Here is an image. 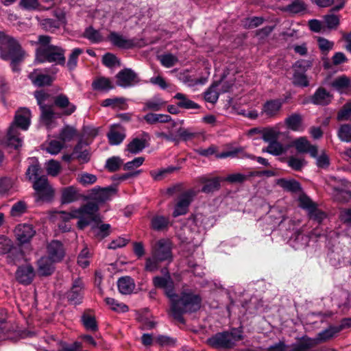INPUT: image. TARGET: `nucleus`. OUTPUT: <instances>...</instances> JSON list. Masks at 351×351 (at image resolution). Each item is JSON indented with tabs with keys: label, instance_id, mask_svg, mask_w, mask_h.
Segmentation results:
<instances>
[{
	"label": "nucleus",
	"instance_id": "obj_1",
	"mask_svg": "<svg viewBox=\"0 0 351 351\" xmlns=\"http://www.w3.org/2000/svg\"><path fill=\"white\" fill-rule=\"evenodd\" d=\"M170 302L171 315L174 319L183 322L184 313L195 312L200 308L202 299L193 291L184 290L182 291L180 297L176 294Z\"/></svg>",
	"mask_w": 351,
	"mask_h": 351
},
{
	"label": "nucleus",
	"instance_id": "obj_2",
	"mask_svg": "<svg viewBox=\"0 0 351 351\" xmlns=\"http://www.w3.org/2000/svg\"><path fill=\"white\" fill-rule=\"evenodd\" d=\"M99 207L96 203L88 202L78 208L71 209L70 212L58 211L56 217L66 222L72 219H78L77 228L82 230L99 219Z\"/></svg>",
	"mask_w": 351,
	"mask_h": 351
},
{
	"label": "nucleus",
	"instance_id": "obj_3",
	"mask_svg": "<svg viewBox=\"0 0 351 351\" xmlns=\"http://www.w3.org/2000/svg\"><path fill=\"white\" fill-rule=\"evenodd\" d=\"M31 123V112L26 108H22L16 111L14 121L11 124L8 133L3 141L7 147L16 149L23 145V137L19 132L18 128L27 130Z\"/></svg>",
	"mask_w": 351,
	"mask_h": 351
},
{
	"label": "nucleus",
	"instance_id": "obj_4",
	"mask_svg": "<svg viewBox=\"0 0 351 351\" xmlns=\"http://www.w3.org/2000/svg\"><path fill=\"white\" fill-rule=\"evenodd\" d=\"M24 51L19 43L12 37L0 31V57L4 60H11V66L14 71L19 70L17 64L22 60Z\"/></svg>",
	"mask_w": 351,
	"mask_h": 351
},
{
	"label": "nucleus",
	"instance_id": "obj_5",
	"mask_svg": "<svg viewBox=\"0 0 351 351\" xmlns=\"http://www.w3.org/2000/svg\"><path fill=\"white\" fill-rule=\"evenodd\" d=\"M242 333L240 328H232L230 332H217L207 339L206 343L213 348H230L242 339Z\"/></svg>",
	"mask_w": 351,
	"mask_h": 351
},
{
	"label": "nucleus",
	"instance_id": "obj_6",
	"mask_svg": "<svg viewBox=\"0 0 351 351\" xmlns=\"http://www.w3.org/2000/svg\"><path fill=\"white\" fill-rule=\"evenodd\" d=\"M36 61L39 63L49 62L64 65V50L56 46L38 47L36 53Z\"/></svg>",
	"mask_w": 351,
	"mask_h": 351
},
{
	"label": "nucleus",
	"instance_id": "obj_7",
	"mask_svg": "<svg viewBox=\"0 0 351 351\" xmlns=\"http://www.w3.org/2000/svg\"><path fill=\"white\" fill-rule=\"evenodd\" d=\"M162 271L165 276L154 277L153 278V284L154 287L164 289L165 295L171 301L176 294L175 293L174 282L167 269H162Z\"/></svg>",
	"mask_w": 351,
	"mask_h": 351
},
{
	"label": "nucleus",
	"instance_id": "obj_8",
	"mask_svg": "<svg viewBox=\"0 0 351 351\" xmlns=\"http://www.w3.org/2000/svg\"><path fill=\"white\" fill-rule=\"evenodd\" d=\"M197 193L190 189L182 193L178 199V202L175 205L173 212V216L177 217L180 215H184L187 213L189 206L193 201Z\"/></svg>",
	"mask_w": 351,
	"mask_h": 351
},
{
	"label": "nucleus",
	"instance_id": "obj_9",
	"mask_svg": "<svg viewBox=\"0 0 351 351\" xmlns=\"http://www.w3.org/2000/svg\"><path fill=\"white\" fill-rule=\"evenodd\" d=\"M33 188L39 199L49 201L53 198L54 191L46 176H40L34 180Z\"/></svg>",
	"mask_w": 351,
	"mask_h": 351
},
{
	"label": "nucleus",
	"instance_id": "obj_10",
	"mask_svg": "<svg viewBox=\"0 0 351 351\" xmlns=\"http://www.w3.org/2000/svg\"><path fill=\"white\" fill-rule=\"evenodd\" d=\"M152 254L156 256L160 261L172 259L171 243L167 239H160L153 246Z\"/></svg>",
	"mask_w": 351,
	"mask_h": 351
},
{
	"label": "nucleus",
	"instance_id": "obj_11",
	"mask_svg": "<svg viewBox=\"0 0 351 351\" xmlns=\"http://www.w3.org/2000/svg\"><path fill=\"white\" fill-rule=\"evenodd\" d=\"M285 101L280 99H269L262 106L261 114L268 119H274L279 116Z\"/></svg>",
	"mask_w": 351,
	"mask_h": 351
},
{
	"label": "nucleus",
	"instance_id": "obj_12",
	"mask_svg": "<svg viewBox=\"0 0 351 351\" xmlns=\"http://www.w3.org/2000/svg\"><path fill=\"white\" fill-rule=\"evenodd\" d=\"M116 78L117 85L125 88L134 86L139 82L137 74L131 69L120 71L117 74Z\"/></svg>",
	"mask_w": 351,
	"mask_h": 351
},
{
	"label": "nucleus",
	"instance_id": "obj_13",
	"mask_svg": "<svg viewBox=\"0 0 351 351\" xmlns=\"http://www.w3.org/2000/svg\"><path fill=\"white\" fill-rule=\"evenodd\" d=\"M149 140V134L143 132L138 136L132 138L128 144L125 151L132 154H137L148 146Z\"/></svg>",
	"mask_w": 351,
	"mask_h": 351
},
{
	"label": "nucleus",
	"instance_id": "obj_14",
	"mask_svg": "<svg viewBox=\"0 0 351 351\" xmlns=\"http://www.w3.org/2000/svg\"><path fill=\"white\" fill-rule=\"evenodd\" d=\"M16 239L20 245L29 243L36 234V230L30 224L17 225L14 230Z\"/></svg>",
	"mask_w": 351,
	"mask_h": 351
},
{
	"label": "nucleus",
	"instance_id": "obj_15",
	"mask_svg": "<svg viewBox=\"0 0 351 351\" xmlns=\"http://www.w3.org/2000/svg\"><path fill=\"white\" fill-rule=\"evenodd\" d=\"M47 257L52 261L59 263L62 261L65 255V250L63 244L57 240H53L47 245Z\"/></svg>",
	"mask_w": 351,
	"mask_h": 351
},
{
	"label": "nucleus",
	"instance_id": "obj_16",
	"mask_svg": "<svg viewBox=\"0 0 351 351\" xmlns=\"http://www.w3.org/2000/svg\"><path fill=\"white\" fill-rule=\"evenodd\" d=\"M298 153H308L313 158H315L317 154V147L315 145H311L306 137H300L294 140L291 144Z\"/></svg>",
	"mask_w": 351,
	"mask_h": 351
},
{
	"label": "nucleus",
	"instance_id": "obj_17",
	"mask_svg": "<svg viewBox=\"0 0 351 351\" xmlns=\"http://www.w3.org/2000/svg\"><path fill=\"white\" fill-rule=\"evenodd\" d=\"M35 271L31 265L19 267L16 271V279L23 285H29L34 280Z\"/></svg>",
	"mask_w": 351,
	"mask_h": 351
},
{
	"label": "nucleus",
	"instance_id": "obj_18",
	"mask_svg": "<svg viewBox=\"0 0 351 351\" xmlns=\"http://www.w3.org/2000/svg\"><path fill=\"white\" fill-rule=\"evenodd\" d=\"M116 195V190L112 187L93 189L90 198L97 203L109 201Z\"/></svg>",
	"mask_w": 351,
	"mask_h": 351
},
{
	"label": "nucleus",
	"instance_id": "obj_19",
	"mask_svg": "<svg viewBox=\"0 0 351 351\" xmlns=\"http://www.w3.org/2000/svg\"><path fill=\"white\" fill-rule=\"evenodd\" d=\"M83 197L77 187L69 186L62 189L61 203L63 204H71L82 199Z\"/></svg>",
	"mask_w": 351,
	"mask_h": 351
},
{
	"label": "nucleus",
	"instance_id": "obj_20",
	"mask_svg": "<svg viewBox=\"0 0 351 351\" xmlns=\"http://www.w3.org/2000/svg\"><path fill=\"white\" fill-rule=\"evenodd\" d=\"M54 104L62 111V114L65 116L71 115L76 110L75 105L70 102L69 97L64 94H60L56 97Z\"/></svg>",
	"mask_w": 351,
	"mask_h": 351
},
{
	"label": "nucleus",
	"instance_id": "obj_21",
	"mask_svg": "<svg viewBox=\"0 0 351 351\" xmlns=\"http://www.w3.org/2000/svg\"><path fill=\"white\" fill-rule=\"evenodd\" d=\"M107 136L110 145H119L125 138V130L121 125L114 124L110 127Z\"/></svg>",
	"mask_w": 351,
	"mask_h": 351
},
{
	"label": "nucleus",
	"instance_id": "obj_22",
	"mask_svg": "<svg viewBox=\"0 0 351 351\" xmlns=\"http://www.w3.org/2000/svg\"><path fill=\"white\" fill-rule=\"evenodd\" d=\"M83 286L82 281L78 279L74 281L71 290L67 293V299L73 304H79L83 298Z\"/></svg>",
	"mask_w": 351,
	"mask_h": 351
},
{
	"label": "nucleus",
	"instance_id": "obj_23",
	"mask_svg": "<svg viewBox=\"0 0 351 351\" xmlns=\"http://www.w3.org/2000/svg\"><path fill=\"white\" fill-rule=\"evenodd\" d=\"M215 157L217 159H222L226 158H237L240 159L245 158H254L252 154H249L245 152V149L242 147H233L229 150L215 154Z\"/></svg>",
	"mask_w": 351,
	"mask_h": 351
},
{
	"label": "nucleus",
	"instance_id": "obj_24",
	"mask_svg": "<svg viewBox=\"0 0 351 351\" xmlns=\"http://www.w3.org/2000/svg\"><path fill=\"white\" fill-rule=\"evenodd\" d=\"M56 262L52 261L47 256L41 257L37 261V272L39 276H47L53 274L55 267L54 264Z\"/></svg>",
	"mask_w": 351,
	"mask_h": 351
},
{
	"label": "nucleus",
	"instance_id": "obj_25",
	"mask_svg": "<svg viewBox=\"0 0 351 351\" xmlns=\"http://www.w3.org/2000/svg\"><path fill=\"white\" fill-rule=\"evenodd\" d=\"M332 95L324 88H319L311 98V102L315 105L326 106L330 103Z\"/></svg>",
	"mask_w": 351,
	"mask_h": 351
},
{
	"label": "nucleus",
	"instance_id": "obj_26",
	"mask_svg": "<svg viewBox=\"0 0 351 351\" xmlns=\"http://www.w3.org/2000/svg\"><path fill=\"white\" fill-rule=\"evenodd\" d=\"M331 86L340 93L351 92V80L346 75H341L335 78L332 81Z\"/></svg>",
	"mask_w": 351,
	"mask_h": 351
},
{
	"label": "nucleus",
	"instance_id": "obj_27",
	"mask_svg": "<svg viewBox=\"0 0 351 351\" xmlns=\"http://www.w3.org/2000/svg\"><path fill=\"white\" fill-rule=\"evenodd\" d=\"M289 147H291L290 145H284L278 141H274L270 142L267 147L263 149V152L272 156H278L285 154Z\"/></svg>",
	"mask_w": 351,
	"mask_h": 351
},
{
	"label": "nucleus",
	"instance_id": "obj_28",
	"mask_svg": "<svg viewBox=\"0 0 351 351\" xmlns=\"http://www.w3.org/2000/svg\"><path fill=\"white\" fill-rule=\"evenodd\" d=\"M287 128L294 132H302L304 130L302 118L299 114H292L285 119Z\"/></svg>",
	"mask_w": 351,
	"mask_h": 351
},
{
	"label": "nucleus",
	"instance_id": "obj_29",
	"mask_svg": "<svg viewBox=\"0 0 351 351\" xmlns=\"http://www.w3.org/2000/svg\"><path fill=\"white\" fill-rule=\"evenodd\" d=\"M220 180L219 178L209 179L206 176H202L197 178L198 182L204 184V186L202 189V191L204 193H210L219 189Z\"/></svg>",
	"mask_w": 351,
	"mask_h": 351
},
{
	"label": "nucleus",
	"instance_id": "obj_30",
	"mask_svg": "<svg viewBox=\"0 0 351 351\" xmlns=\"http://www.w3.org/2000/svg\"><path fill=\"white\" fill-rule=\"evenodd\" d=\"M110 40L114 45L122 49H130L135 45L134 40L115 32L110 34Z\"/></svg>",
	"mask_w": 351,
	"mask_h": 351
},
{
	"label": "nucleus",
	"instance_id": "obj_31",
	"mask_svg": "<svg viewBox=\"0 0 351 351\" xmlns=\"http://www.w3.org/2000/svg\"><path fill=\"white\" fill-rule=\"evenodd\" d=\"M6 255L7 263L10 265L20 263L25 258V254L21 247L14 245Z\"/></svg>",
	"mask_w": 351,
	"mask_h": 351
},
{
	"label": "nucleus",
	"instance_id": "obj_32",
	"mask_svg": "<svg viewBox=\"0 0 351 351\" xmlns=\"http://www.w3.org/2000/svg\"><path fill=\"white\" fill-rule=\"evenodd\" d=\"M280 124H277L273 127L263 128V140L269 143L274 141H278L280 136Z\"/></svg>",
	"mask_w": 351,
	"mask_h": 351
},
{
	"label": "nucleus",
	"instance_id": "obj_33",
	"mask_svg": "<svg viewBox=\"0 0 351 351\" xmlns=\"http://www.w3.org/2000/svg\"><path fill=\"white\" fill-rule=\"evenodd\" d=\"M29 78L32 82L37 86L49 85L52 80L48 75L43 74L39 70H34L29 74Z\"/></svg>",
	"mask_w": 351,
	"mask_h": 351
},
{
	"label": "nucleus",
	"instance_id": "obj_34",
	"mask_svg": "<svg viewBox=\"0 0 351 351\" xmlns=\"http://www.w3.org/2000/svg\"><path fill=\"white\" fill-rule=\"evenodd\" d=\"M117 286L121 293L128 295L133 292L135 288V283L132 278L125 276L119 279Z\"/></svg>",
	"mask_w": 351,
	"mask_h": 351
},
{
	"label": "nucleus",
	"instance_id": "obj_35",
	"mask_svg": "<svg viewBox=\"0 0 351 351\" xmlns=\"http://www.w3.org/2000/svg\"><path fill=\"white\" fill-rule=\"evenodd\" d=\"M165 104L166 102L162 98L156 95L144 103L143 111H159L165 106Z\"/></svg>",
	"mask_w": 351,
	"mask_h": 351
},
{
	"label": "nucleus",
	"instance_id": "obj_36",
	"mask_svg": "<svg viewBox=\"0 0 351 351\" xmlns=\"http://www.w3.org/2000/svg\"><path fill=\"white\" fill-rule=\"evenodd\" d=\"M151 228L156 231H162L169 227L170 221L169 217L156 215L151 219Z\"/></svg>",
	"mask_w": 351,
	"mask_h": 351
},
{
	"label": "nucleus",
	"instance_id": "obj_37",
	"mask_svg": "<svg viewBox=\"0 0 351 351\" xmlns=\"http://www.w3.org/2000/svg\"><path fill=\"white\" fill-rule=\"evenodd\" d=\"M174 99L178 100L177 105L179 108H184V109H198L199 108V106L194 102L193 101L189 99L184 94L181 93H178L174 95Z\"/></svg>",
	"mask_w": 351,
	"mask_h": 351
},
{
	"label": "nucleus",
	"instance_id": "obj_38",
	"mask_svg": "<svg viewBox=\"0 0 351 351\" xmlns=\"http://www.w3.org/2000/svg\"><path fill=\"white\" fill-rule=\"evenodd\" d=\"M92 87L95 90L107 92L114 88V86L110 79L104 77L96 78L92 84Z\"/></svg>",
	"mask_w": 351,
	"mask_h": 351
},
{
	"label": "nucleus",
	"instance_id": "obj_39",
	"mask_svg": "<svg viewBox=\"0 0 351 351\" xmlns=\"http://www.w3.org/2000/svg\"><path fill=\"white\" fill-rule=\"evenodd\" d=\"M143 120L152 125L157 123H168L171 121V118L168 114L147 113L143 117Z\"/></svg>",
	"mask_w": 351,
	"mask_h": 351
},
{
	"label": "nucleus",
	"instance_id": "obj_40",
	"mask_svg": "<svg viewBox=\"0 0 351 351\" xmlns=\"http://www.w3.org/2000/svg\"><path fill=\"white\" fill-rule=\"evenodd\" d=\"M41 110V121L47 128H50L52 125L53 119L54 118V112L51 106H46L40 108Z\"/></svg>",
	"mask_w": 351,
	"mask_h": 351
},
{
	"label": "nucleus",
	"instance_id": "obj_41",
	"mask_svg": "<svg viewBox=\"0 0 351 351\" xmlns=\"http://www.w3.org/2000/svg\"><path fill=\"white\" fill-rule=\"evenodd\" d=\"M76 135L77 131L73 127L66 125L60 130L58 137L60 141L64 144L72 141Z\"/></svg>",
	"mask_w": 351,
	"mask_h": 351
},
{
	"label": "nucleus",
	"instance_id": "obj_42",
	"mask_svg": "<svg viewBox=\"0 0 351 351\" xmlns=\"http://www.w3.org/2000/svg\"><path fill=\"white\" fill-rule=\"evenodd\" d=\"M81 322L87 330L96 331L98 329L95 317L89 313H84L81 317Z\"/></svg>",
	"mask_w": 351,
	"mask_h": 351
},
{
	"label": "nucleus",
	"instance_id": "obj_43",
	"mask_svg": "<svg viewBox=\"0 0 351 351\" xmlns=\"http://www.w3.org/2000/svg\"><path fill=\"white\" fill-rule=\"evenodd\" d=\"M64 147V144L58 140H51L43 145V149L51 155H56Z\"/></svg>",
	"mask_w": 351,
	"mask_h": 351
},
{
	"label": "nucleus",
	"instance_id": "obj_44",
	"mask_svg": "<svg viewBox=\"0 0 351 351\" xmlns=\"http://www.w3.org/2000/svg\"><path fill=\"white\" fill-rule=\"evenodd\" d=\"M125 99L121 97L109 98L104 99L101 106L104 107H112L114 109H125Z\"/></svg>",
	"mask_w": 351,
	"mask_h": 351
},
{
	"label": "nucleus",
	"instance_id": "obj_45",
	"mask_svg": "<svg viewBox=\"0 0 351 351\" xmlns=\"http://www.w3.org/2000/svg\"><path fill=\"white\" fill-rule=\"evenodd\" d=\"M251 177L250 172L247 174L234 173L228 175L223 180L230 184H243Z\"/></svg>",
	"mask_w": 351,
	"mask_h": 351
},
{
	"label": "nucleus",
	"instance_id": "obj_46",
	"mask_svg": "<svg viewBox=\"0 0 351 351\" xmlns=\"http://www.w3.org/2000/svg\"><path fill=\"white\" fill-rule=\"evenodd\" d=\"M105 302L109 308L118 313H125L128 311V307L123 303L119 302L117 300L112 298H106Z\"/></svg>",
	"mask_w": 351,
	"mask_h": 351
},
{
	"label": "nucleus",
	"instance_id": "obj_47",
	"mask_svg": "<svg viewBox=\"0 0 351 351\" xmlns=\"http://www.w3.org/2000/svg\"><path fill=\"white\" fill-rule=\"evenodd\" d=\"M278 184L284 189L291 192H297L301 189L300 183L295 180L280 179Z\"/></svg>",
	"mask_w": 351,
	"mask_h": 351
},
{
	"label": "nucleus",
	"instance_id": "obj_48",
	"mask_svg": "<svg viewBox=\"0 0 351 351\" xmlns=\"http://www.w3.org/2000/svg\"><path fill=\"white\" fill-rule=\"evenodd\" d=\"M30 160L32 161V164L27 169L26 176L29 180L33 179L36 180L37 178H38V176L40 170V166L36 158H32Z\"/></svg>",
	"mask_w": 351,
	"mask_h": 351
},
{
	"label": "nucleus",
	"instance_id": "obj_49",
	"mask_svg": "<svg viewBox=\"0 0 351 351\" xmlns=\"http://www.w3.org/2000/svg\"><path fill=\"white\" fill-rule=\"evenodd\" d=\"M218 84H212L204 93V99L206 101L215 104L219 98V93L217 91Z\"/></svg>",
	"mask_w": 351,
	"mask_h": 351
},
{
	"label": "nucleus",
	"instance_id": "obj_50",
	"mask_svg": "<svg viewBox=\"0 0 351 351\" xmlns=\"http://www.w3.org/2000/svg\"><path fill=\"white\" fill-rule=\"evenodd\" d=\"M315 343V339L303 337L300 342L293 345L292 351H309Z\"/></svg>",
	"mask_w": 351,
	"mask_h": 351
},
{
	"label": "nucleus",
	"instance_id": "obj_51",
	"mask_svg": "<svg viewBox=\"0 0 351 351\" xmlns=\"http://www.w3.org/2000/svg\"><path fill=\"white\" fill-rule=\"evenodd\" d=\"M306 9L305 4L301 0H295L291 4L285 7L282 10L290 14H298L304 11Z\"/></svg>",
	"mask_w": 351,
	"mask_h": 351
},
{
	"label": "nucleus",
	"instance_id": "obj_52",
	"mask_svg": "<svg viewBox=\"0 0 351 351\" xmlns=\"http://www.w3.org/2000/svg\"><path fill=\"white\" fill-rule=\"evenodd\" d=\"M83 49L80 48H75L69 56L66 66L69 70H73L77 65L79 56L83 53Z\"/></svg>",
	"mask_w": 351,
	"mask_h": 351
},
{
	"label": "nucleus",
	"instance_id": "obj_53",
	"mask_svg": "<svg viewBox=\"0 0 351 351\" xmlns=\"http://www.w3.org/2000/svg\"><path fill=\"white\" fill-rule=\"evenodd\" d=\"M299 206L302 208L306 210L308 213L309 212L312 213L314 210V208L317 206V204L313 202L311 198H309L307 195L302 194L300 195L298 198Z\"/></svg>",
	"mask_w": 351,
	"mask_h": 351
},
{
	"label": "nucleus",
	"instance_id": "obj_54",
	"mask_svg": "<svg viewBox=\"0 0 351 351\" xmlns=\"http://www.w3.org/2000/svg\"><path fill=\"white\" fill-rule=\"evenodd\" d=\"M338 137L341 141L351 142V125L348 124L341 125L337 132Z\"/></svg>",
	"mask_w": 351,
	"mask_h": 351
},
{
	"label": "nucleus",
	"instance_id": "obj_55",
	"mask_svg": "<svg viewBox=\"0 0 351 351\" xmlns=\"http://www.w3.org/2000/svg\"><path fill=\"white\" fill-rule=\"evenodd\" d=\"M161 64L166 68L173 66L178 61V58L171 53H165L158 56Z\"/></svg>",
	"mask_w": 351,
	"mask_h": 351
},
{
	"label": "nucleus",
	"instance_id": "obj_56",
	"mask_svg": "<svg viewBox=\"0 0 351 351\" xmlns=\"http://www.w3.org/2000/svg\"><path fill=\"white\" fill-rule=\"evenodd\" d=\"M27 210V204L23 201H19L11 208L10 215L13 217H21Z\"/></svg>",
	"mask_w": 351,
	"mask_h": 351
},
{
	"label": "nucleus",
	"instance_id": "obj_57",
	"mask_svg": "<svg viewBox=\"0 0 351 351\" xmlns=\"http://www.w3.org/2000/svg\"><path fill=\"white\" fill-rule=\"evenodd\" d=\"M293 83L294 85L301 87H306L309 85V82L305 73L298 71H294L293 73Z\"/></svg>",
	"mask_w": 351,
	"mask_h": 351
},
{
	"label": "nucleus",
	"instance_id": "obj_58",
	"mask_svg": "<svg viewBox=\"0 0 351 351\" xmlns=\"http://www.w3.org/2000/svg\"><path fill=\"white\" fill-rule=\"evenodd\" d=\"M84 36L92 43H99L103 39L100 32L92 27H89L85 30Z\"/></svg>",
	"mask_w": 351,
	"mask_h": 351
},
{
	"label": "nucleus",
	"instance_id": "obj_59",
	"mask_svg": "<svg viewBox=\"0 0 351 351\" xmlns=\"http://www.w3.org/2000/svg\"><path fill=\"white\" fill-rule=\"evenodd\" d=\"M46 170L48 175L55 177L60 172V163L55 160H50L46 163Z\"/></svg>",
	"mask_w": 351,
	"mask_h": 351
},
{
	"label": "nucleus",
	"instance_id": "obj_60",
	"mask_svg": "<svg viewBox=\"0 0 351 351\" xmlns=\"http://www.w3.org/2000/svg\"><path fill=\"white\" fill-rule=\"evenodd\" d=\"M287 165L295 171H300L306 165V162L304 158L291 156L287 160Z\"/></svg>",
	"mask_w": 351,
	"mask_h": 351
},
{
	"label": "nucleus",
	"instance_id": "obj_61",
	"mask_svg": "<svg viewBox=\"0 0 351 351\" xmlns=\"http://www.w3.org/2000/svg\"><path fill=\"white\" fill-rule=\"evenodd\" d=\"M90 254L87 247H85L80 253L77 258V263L82 268L87 267L90 261Z\"/></svg>",
	"mask_w": 351,
	"mask_h": 351
},
{
	"label": "nucleus",
	"instance_id": "obj_62",
	"mask_svg": "<svg viewBox=\"0 0 351 351\" xmlns=\"http://www.w3.org/2000/svg\"><path fill=\"white\" fill-rule=\"evenodd\" d=\"M14 245L13 241L4 235H0V255L7 254Z\"/></svg>",
	"mask_w": 351,
	"mask_h": 351
},
{
	"label": "nucleus",
	"instance_id": "obj_63",
	"mask_svg": "<svg viewBox=\"0 0 351 351\" xmlns=\"http://www.w3.org/2000/svg\"><path fill=\"white\" fill-rule=\"evenodd\" d=\"M351 118V102L345 104L339 111L337 119L338 121H348Z\"/></svg>",
	"mask_w": 351,
	"mask_h": 351
},
{
	"label": "nucleus",
	"instance_id": "obj_64",
	"mask_svg": "<svg viewBox=\"0 0 351 351\" xmlns=\"http://www.w3.org/2000/svg\"><path fill=\"white\" fill-rule=\"evenodd\" d=\"M60 21L61 19L57 21L51 19H45L41 21L40 24L45 30L53 32L60 27Z\"/></svg>",
	"mask_w": 351,
	"mask_h": 351
}]
</instances>
